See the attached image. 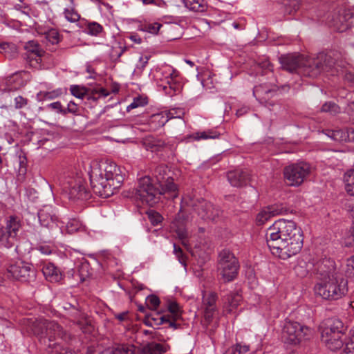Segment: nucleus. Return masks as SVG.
Segmentation results:
<instances>
[{
  "mask_svg": "<svg viewBox=\"0 0 354 354\" xmlns=\"http://www.w3.org/2000/svg\"><path fill=\"white\" fill-rule=\"evenodd\" d=\"M266 237L271 252L281 259L296 255L303 247V232L291 220L275 221L268 229Z\"/></svg>",
  "mask_w": 354,
  "mask_h": 354,
  "instance_id": "f257e3e1",
  "label": "nucleus"
},
{
  "mask_svg": "<svg viewBox=\"0 0 354 354\" xmlns=\"http://www.w3.org/2000/svg\"><path fill=\"white\" fill-rule=\"evenodd\" d=\"M93 192L102 198L113 196L122 186L124 175L115 162H91L88 171Z\"/></svg>",
  "mask_w": 354,
  "mask_h": 354,
  "instance_id": "f03ea898",
  "label": "nucleus"
},
{
  "mask_svg": "<svg viewBox=\"0 0 354 354\" xmlns=\"http://www.w3.org/2000/svg\"><path fill=\"white\" fill-rule=\"evenodd\" d=\"M347 280L341 274L319 281L315 286L314 290L316 295L324 299L337 300L347 293Z\"/></svg>",
  "mask_w": 354,
  "mask_h": 354,
  "instance_id": "7ed1b4c3",
  "label": "nucleus"
},
{
  "mask_svg": "<svg viewBox=\"0 0 354 354\" xmlns=\"http://www.w3.org/2000/svg\"><path fill=\"white\" fill-rule=\"evenodd\" d=\"M335 65L331 55L319 53L314 57H304L300 68V74L309 77H316L322 73L330 71Z\"/></svg>",
  "mask_w": 354,
  "mask_h": 354,
  "instance_id": "20e7f679",
  "label": "nucleus"
},
{
  "mask_svg": "<svg viewBox=\"0 0 354 354\" xmlns=\"http://www.w3.org/2000/svg\"><path fill=\"white\" fill-rule=\"evenodd\" d=\"M346 327L338 318H330L326 322V326L322 332V341L331 351L340 348L344 344V336Z\"/></svg>",
  "mask_w": 354,
  "mask_h": 354,
  "instance_id": "39448f33",
  "label": "nucleus"
},
{
  "mask_svg": "<svg viewBox=\"0 0 354 354\" xmlns=\"http://www.w3.org/2000/svg\"><path fill=\"white\" fill-rule=\"evenodd\" d=\"M239 267L238 259L230 250L223 249L218 253V271L225 282L236 278Z\"/></svg>",
  "mask_w": 354,
  "mask_h": 354,
  "instance_id": "423d86ee",
  "label": "nucleus"
},
{
  "mask_svg": "<svg viewBox=\"0 0 354 354\" xmlns=\"http://www.w3.org/2000/svg\"><path fill=\"white\" fill-rule=\"evenodd\" d=\"M160 193L159 188L154 185L152 179L149 176H145L139 179L134 197L142 203L153 206L158 203Z\"/></svg>",
  "mask_w": 354,
  "mask_h": 354,
  "instance_id": "0eeeda50",
  "label": "nucleus"
},
{
  "mask_svg": "<svg viewBox=\"0 0 354 354\" xmlns=\"http://www.w3.org/2000/svg\"><path fill=\"white\" fill-rule=\"evenodd\" d=\"M21 226V221L17 216H7L5 218V225L0 226V248H12L17 241Z\"/></svg>",
  "mask_w": 354,
  "mask_h": 354,
  "instance_id": "6e6552de",
  "label": "nucleus"
},
{
  "mask_svg": "<svg viewBox=\"0 0 354 354\" xmlns=\"http://www.w3.org/2000/svg\"><path fill=\"white\" fill-rule=\"evenodd\" d=\"M311 172L310 165L306 162L292 163L283 169V177L288 186H300Z\"/></svg>",
  "mask_w": 354,
  "mask_h": 354,
  "instance_id": "1a4fd4ad",
  "label": "nucleus"
},
{
  "mask_svg": "<svg viewBox=\"0 0 354 354\" xmlns=\"http://www.w3.org/2000/svg\"><path fill=\"white\" fill-rule=\"evenodd\" d=\"M311 329L297 322L286 321L282 335L285 342L291 344H297L303 339H308Z\"/></svg>",
  "mask_w": 354,
  "mask_h": 354,
  "instance_id": "9d476101",
  "label": "nucleus"
},
{
  "mask_svg": "<svg viewBox=\"0 0 354 354\" xmlns=\"http://www.w3.org/2000/svg\"><path fill=\"white\" fill-rule=\"evenodd\" d=\"M189 205L205 221H216L223 214L222 210L218 206L202 198L191 199Z\"/></svg>",
  "mask_w": 354,
  "mask_h": 354,
  "instance_id": "9b49d317",
  "label": "nucleus"
},
{
  "mask_svg": "<svg viewBox=\"0 0 354 354\" xmlns=\"http://www.w3.org/2000/svg\"><path fill=\"white\" fill-rule=\"evenodd\" d=\"M59 185L63 192L68 195V197H75L77 192L73 189V187L78 186L81 187L85 185V179L82 172L69 171L65 173L60 178Z\"/></svg>",
  "mask_w": 354,
  "mask_h": 354,
  "instance_id": "f8f14e48",
  "label": "nucleus"
},
{
  "mask_svg": "<svg viewBox=\"0 0 354 354\" xmlns=\"http://www.w3.org/2000/svg\"><path fill=\"white\" fill-rule=\"evenodd\" d=\"M8 277L21 282H31L36 279V272L32 265L25 262L10 265L8 268Z\"/></svg>",
  "mask_w": 354,
  "mask_h": 354,
  "instance_id": "ddd939ff",
  "label": "nucleus"
},
{
  "mask_svg": "<svg viewBox=\"0 0 354 354\" xmlns=\"http://www.w3.org/2000/svg\"><path fill=\"white\" fill-rule=\"evenodd\" d=\"M165 84L160 85L167 95L172 96L180 91L183 88V77L176 69L169 67L164 71Z\"/></svg>",
  "mask_w": 354,
  "mask_h": 354,
  "instance_id": "4468645a",
  "label": "nucleus"
},
{
  "mask_svg": "<svg viewBox=\"0 0 354 354\" xmlns=\"http://www.w3.org/2000/svg\"><path fill=\"white\" fill-rule=\"evenodd\" d=\"M48 320L43 318H24L21 325L28 333H32L40 340L45 341L46 328Z\"/></svg>",
  "mask_w": 354,
  "mask_h": 354,
  "instance_id": "2eb2a0df",
  "label": "nucleus"
},
{
  "mask_svg": "<svg viewBox=\"0 0 354 354\" xmlns=\"http://www.w3.org/2000/svg\"><path fill=\"white\" fill-rule=\"evenodd\" d=\"M313 267H314V271L316 272L319 281L341 274L337 270L335 261L331 259H323L315 265L313 264Z\"/></svg>",
  "mask_w": 354,
  "mask_h": 354,
  "instance_id": "dca6fc26",
  "label": "nucleus"
},
{
  "mask_svg": "<svg viewBox=\"0 0 354 354\" xmlns=\"http://www.w3.org/2000/svg\"><path fill=\"white\" fill-rule=\"evenodd\" d=\"M46 338L49 342L48 346L50 347L57 344V343H54L53 344H50L56 340L57 338L67 341L70 339V335L56 322L48 320L46 328L45 339Z\"/></svg>",
  "mask_w": 354,
  "mask_h": 354,
  "instance_id": "f3484780",
  "label": "nucleus"
},
{
  "mask_svg": "<svg viewBox=\"0 0 354 354\" xmlns=\"http://www.w3.org/2000/svg\"><path fill=\"white\" fill-rule=\"evenodd\" d=\"M288 209L281 204H274L263 208L256 217L257 225H263L271 217L286 214Z\"/></svg>",
  "mask_w": 354,
  "mask_h": 354,
  "instance_id": "a211bd4d",
  "label": "nucleus"
},
{
  "mask_svg": "<svg viewBox=\"0 0 354 354\" xmlns=\"http://www.w3.org/2000/svg\"><path fill=\"white\" fill-rule=\"evenodd\" d=\"M304 57L297 54L283 55L279 57L281 67L290 73L297 72L300 74V68Z\"/></svg>",
  "mask_w": 354,
  "mask_h": 354,
  "instance_id": "6ab92c4d",
  "label": "nucleus"
},
{
  "mask_svg": "<svg viewBox=\"0 0 354 354\" xmlns=\"http://www.w3.org/2000/svg\"><path fill=\"white\" fill-rule=\"evenodd\" d=\"M227 178L232 186L241 187L248 185L250 179V174L246 169H236L228 171Z\"/></svg>",
  "mask_w": 354,
  "mask_h": 354,
  "instance_id": "aec40b11",
  "label": "nucleus"
},
{
  "mask_svg": "<svg viewBox=\"0 0 354 354\" xmlns=\"http://www.w3.org/2000/svg\"><path fill=\"white\" fill-rule=\"evenodd\" d=\"M38 218L41 226L51 230H59L62 232V227L58 226L57 218L52 214L51 210L48 208L39 211Z\"/></svg>",
  "mask_w": 354,
  "mask_h": 354,
  "instance_id": "412c9836",
  "label": "nucleus"
},
{
  "mask_svg": "<svg viewBox=\"0 0 354 354\" xmlns=\"http://www.w3.org/2000/svg\"><path fill=\"white\" fill-rule=\"evenodd\" d=\"M41 271L46 279L52 283L59 282L63 278L60 270L50 262H44Z\"/></svg>",
  "mask_w": 354,
  "mask_h": 354,
  "instance_id": "4be33fe9",
  "label": "nucleus"
},
{
  "mask_svg": "<svg viewBox=\"0 0 354 354\" xmlns=\"http://www.w3.org/2000/svg\"><path fill=\"white\" fill-rule=\"evenodd\" d=\"M160 195H167L168 198L174 199L178 196L177 185L174 183L172 178L159 184Z\"/></svg>",
  "mask_w": 354,
  "mask_h": 354,
  "instance_id": "5701e85b",
  "label": "nucleus"
},
{
  "mask_svg": "<svg viewBox=\"0 0 354 354\" xmlns=\"http://www.w3.org/2000/svg\"><path fill=\"white\" fill-rule=\"evenodd\" d=\"M173 118H178L183 123L180 116L174 117L171 112L153 114L151 117L150 122L151 124L154 125L155 128H159L163 127L167 122Z\"/></svg>",
  "mask_w": 354,
  "mask_h": 354,
  "instance_id": "b1692460",
  "label": "nucleus"
},
{
  "mask_svg": "<svg viewBox=\"0 0 354 354\" xmlns=\"http://www.w3.org/2000/svg\"><path fill=\"white\" fill-rule=\"evenodd\" d=\"M169 350V346L167 344L151 342L142 348L144 354H164Z\"/></svg>",
  "mask_w": 354,
  "mask_h": 354,
  "instance_id": "393cba45",
  "label": "nucleus"
},
{
  "mask_svg": "<svg viewBox=\"0 0 354 354\" xmlns=\"http://www.w3.org/2000/svg\"><path fill=\"white\" fill-rule=\"evenodd\" d=\"M352 17V14L350 12H348L345 13V11H344V13L339 14L338 16L332 17V21H333V26L339 32H343L345 30H346L349 24H348L347 20L351 19Z\"/></svg>",
  "mask_w": 354,
  "mask_h": 354,
  "instance_id": "a878e982",
  "label": "nucleus"
},
{
  "mask_svg": "<svg viewBox=\"0 0 354 354\" xmlns=\"http://www.w3.org/2000/svg\"><path fill=\"white\" fill-rule=\"evenodd\" d=\"M170 170L165 165H159L155 167L152 175L156 178L158 185L171 178L169 175Z\"/></svg>",
  "mask_w": 354,
  "mask_h": 354,
  "instance_id": "bb28decb",
  "label": "nucleus"
},
{
  "mask_svg": "<svg viewBox=\"0 0 354 354\" xmlns=\"http://www.w3.org/2000/svg\"><path fill=\"white\" fill-rule=\"evenodd\" d=\"M0 53L6 58L12 59L17 55V48L14 44L3 42L0 43Z\"/></svg>",
  "mask_w": 354,
  "mask_h": 354,
  "instance_id": "cd10ccee",
  "label": "nucleus"
},
{
  "mask_svg": "<svg viewBox=\"0 0 354 354\" xmlns=\"http://www.w3.org/2000/svg\"><path fill=\"white\" fill-rule=\"evenodd\" d=\"M221 136V133L218 132L215 129H207L203 131H198L193 135L191 137H193V139L195 140H199L201 139L207 140V139H218Z\"/></svg>",
  "mask_w": 354,
  "mask_h": 354,
  "instance_id": "c85d7f7f",
  "label": "nucleus"
},
{
  "mask_svg": "<svg viewBox=\"0 0 354 354\" xmlns=\"http://www.w3.org/2000/svg\"><path fill=\"white\" fill-rule=\"evenodd\" d=\"M64 18L71 23L78 22L80 19V15L75 8V5L65 8L63 10Z\"/></svg>",
  "mask_w": 354,
  "mask_h": 354,
  "instance_id": "c756f323",
  "label": "nucleus"
},
{
  "mask_svg": "<svg viewBox=\"0 0 354 354\" xmlns=\"http://www.w3.org/2000/svg\"><path fill=\"white\" fill-rule=\"evenodd\" d=\"M179 216H180L178 215V217H176V218L173 221L172 227L174 228L179 239H180L182 241V243H184V241L187 238V233L183 226V223L181 221H180V220L178 218Z\"/></svg>",
  "mask_w": 354,
  "mask_h": 354,
  "instance_id": "7c9ffc66",
  "label": "nucleus"
},
{
  "mask_svg": "<svg viewBox=\"0 0 354 354\" xmlns=\"http://www.w3.org/2000/svg\"><path fill=\"white\" fill-rule=\"evenodd\" d=\"M225 302L227 303L229 306L231 308L228 310V313H231L232 310V308H236L242 300L241 295L237 291L232 292L230 295L225 296Z\"/></svg>",
  "mask_w": 354,
  "mask_h": 354,
  "instance_id": "2f4dec72",
  "label": "nucleus"
},
{
  "mask_svg": "<svg viewBox=\"0 0 354 354\" xmlns=\"http://www.w3.org/2000/svg\"><path fill=\"white\" fill-rule=\"evenodd\" d=\"M100 354H134L133 348L127 345H119L111 348L106 349Z\"/></svg>",
  "mask_w": 354,
  "mask_h": 354,
  "instance_id": "473e14b6",
  "label": "nucleus"
},
{
  "mask_svg": "<svg viewBox=\"0 0 354 354\" xmlns=\"http://www.w3.org/2000/svg\"><path fill=\"white\" fill-rule=\"evenodd\" d=\"M344 180L346 192L354 196V169L345 174Z\"/></svg>",
  "mask_w": 354,
  "mask_h": 354,
  "instance_id": "72a5a7b5",
  "label": "nucleus"
},
{
  "mask_svg": "<svg viewBox=\"0 0 354 354\" xmlns=\"http://www.w3.org/2000/svg\"><path fill=\"white\" fill-rule=\"evenodd\" d=\"M70 91L75 97L83 99L85 96L88 95L90 89L80 85H71Z\"/></svg>",
  "mask_w": 354,
  "mask_h": 354,
  "instance_id": "f704fd0d",
  "label": "nucleus"
},
{
  "mask_svg": "<svg viewBox=\"0 0 354 354\" xmlns=\"http://www.w3.org/2000/svg\"><path fill=\"white\" fill-rule=\"evenodd\" d=\"M326 135L332 140L337 142H348L346 131L342 129L328 130Z\"/></svg>",
  "mask_w": 354,
  "mask_h": 354,
  "instance_id": "c9c22d12",
  "label": "nucleus"
},
{
  "mask_svg": "<svg viewBox=\"0 0 354 354\" xmlns=\"http://www.w3.org/2000/svg\"><path fill=\"white\" fill-rule=\"evenodd\" d=\"M203 317L204 320L202 322L203 326L205 328H207L209 325L212 322L213 318L218 311V308H203Z\"/></svg>",
  "mask_w": 354,
  "mask_h": 354,
  "instance_id": "e433bc0d",
  "label": "nucleus"
},
{
  "mask_svg": "<svg viewBox=\"0 0 354 354\" xmlns=\"http://www.w3.org/2000/svg\"><path fill=\"white\" fill-rule=\"evenodd\" d=\"M217 294L214 292H211L207 296H204L203 299V308H217Z\"/></svg>",
  "mask_w": 354,
  "mask_h": 354,
  "instance_id": "4c0bfd02",
  "label": "nucleus"
},
{
  "mask_svg": "<svg viewBox=\"0 0 354 354\" xmlns=\"http://www.w3.org/2000/svg\"><path fill=\"white\" fill-rule=\"evenodd\" d=\"M73 189H75L78 194L75 197H68L70 200H87L91 197L90 191L86 188L85 185H83L80 188L78 186L73 187Z\"/></svg>",
  "mask_w": 354,
  "mask_h": 354,
  "instance_id": "58836bf2",
  "label": "nucleus"
},
{
  "mask_svg": "<svg viewBox=\"0 0 354 354\" xmlns=\"http://www.w3.org/2000/svg\"><path fill=\"white\" fill-rule=\"evenodd\" d=\"M313 265V263L307 264L304 261H301L295 267L294 270L297 276L304 277L308 274Z\"/></svg>",
  "mask_w": 354,
  "mask_h": 354,
  "instance_id": "ea45409f",
  "label": "nucleus"
},
{
  "mask_svg": "<svg viewBox=\"0 0 354 354\" xmlns=\"http://www.w3.org/2000/svg\"><path fill=\"white\" fill-rule=\"evenodd\" d=\"M24 48L26 50L25 53H35L43 55L44 53L40 48L39 45L35 41H29L28 42H27L24 46Z\"/></svg>",
  "mask_w": 354,
  "mask_h": 354,
  "instance_id": "a19ab883",
  "label": "nucleus"
},
{
  "mask_svg": "<svg viewBox=\"0 0 354 354\" xmlns=\"http://www.w3.org/2000/svg\"><path fill=\"white\" fill-rule=\"evenodd\" d=\"M185 5L189 10L194 12H203L205 10V6L196 0H186L185 1Z\"/></svg>",
  "mask_w": 354,
  "mask_h": 354,
  "instance_id": "79ce46f5",
  "label": "nucleus"
},
{
  "mask_svg": "<svg viewBox=\"0 0 354 354\" xmlns=\"http://www.w3.org/2000/svg\"><path fill=\"white\" fill-rule=\"evenodd\" d=\"M321 111L336 114L339 112V107L334 102H327L322 105Z\"/></svg>",
  "mask_w": 354,
  "mask_h": 354,
  "instance_id": "37998d69",
  "label": "nucleus"
},
{
  "mask_svg": "<svg viewBox=\"0 0 354 354\" xmlns=\"http://www.w3.org/2000/svg\"><path fill=\"white\" fill-rule=\"evenodd\" d=\"M42 55H43L35 53H24L22 56L24 59L30 64V66H33L34 64H38L41 62Z\"/></svg>",
  "mask_w": 354,
  "mask_h": 354,
  "instance_id": "c03bdc74",
  "label": "nucleus"
},
{
  "mask_svg": "<svg viewBox=\"0 0 354 354\" xmlns=\"http://www.w3.org/2000/svg\"><path fill=\"white\" fill-rule=\"evenodd\" d=\"M148 103L147 98L140 96L135 97L133 102L127 107V111L129 112L131 110L146 105Z\"/></svg>",
  "mask_w": 354,
  "mask_h": 354,
  "instance_id": "a18cd8bd",
  "label": "nucleus"
},
{
  "mask_svg": "<svg viewBox=\"0 0 354 354\" xmlns=\"http://www.w3.org/2000/svg\"><path fill=\"white\" fill-rule=\"evenodd\" d=\"M61 95V91L55 90L52 91H41L37 94V97L41 100H53Z\"/></svg>",
  "mask_w": 354,
  "mask_h": 354,
  "instance_id": "49530a36",
  "label": "nucleus"
},
{
  "mask_svg": "<svg viewBox=\"0 0 354 354\" xmlns=\"http://www.w3.org/2000/svg\"><path fill=\"white\" fill-rule=\"evenodd\" d=\"M102 26L97 22L88 23L86 27L87 32L89 35L97 36L102 31Z\"/></svg>",
  "mask_w": 354,
  "mask_h": 354,
  "instance_id": "de8ad7c7",
  "label": "nucleus"
},
{
  "mask_svg": "<svg viewBox=\"0 0 354 354\" xmlns=\"http://www.w3.org/2000/svg\"><path fill=\"white\" fill-rule=\"evenodd\" d=\"M81 226L80 222L75 218L70 219L66 225V230L68 233L73 234L75 232H77Z\"/></svg>",
  "mask_w": 354,
  "mask_h": 354,
  "instance_id": "09e8293b",
  "label": "nucleus"
},
{
  "mask_svg": "<svg viewBox=\"0 0 354 354\" xmlns=\"http://www.w3.org/2000/svg\"><path fill=\"white\" fill-rule=\"evenodd\" d=\"M19 169L18 174L24 176L27 172V158L24 155L18 156Z\"/></svg>",
  "mask_w": 354,
  "mask_h": 354,
  "instance_id": "8fccbe9b",
  "label": "nucleus"
},
{
  "mask_svg": "<svg viewBox=\"0 0 354 354\" xmlns=\"http://www.w3.org/2000/svg\"><path fill=\"white\" fill-rule=\"evenodd\" d=\"M46 38L52 44H58L60 41V35L55 29L49 30L46 34Z\"/></svg>",
  "mask_w": 354,
  "mask_h": 354,
  "instance_id": "3c124183",
  "label": "nucleus"
},
{
  "mask_svg": "<svg viewBox=\"0 0 354 354\" xmlns=\"http://www.w3.org/2000/svg\"><path fill=\"white\" fill-rule=\"evenodd\" d=\"M147 215L149 221L154 226L160 224L163 219L162 216L154 210L149 211Z\"/></svg>",
  "mask_w": 354,
  "mask_h": 354,
  "instance_id": "603ef678",
  "label": "nucleus"
},
{
  "mask_svg": "<svg viewBox=\"0 0 354 354\" xmlns=\"http://www.w3.org/2000/svg\"><path fill=\"white\" fill-rule=\"evenodd\" d=\"M69 315H71L74 319H77V324L80 325V321L79 319L84 318V314L82 312L81 307L79 304L75 306V308L70 312H68Z\"/></svg>",
  "mask_w": 354,
  "mask_h": 354,
  "instance_id": "864d4df0",
  "label": "nucleus"
},
{
  "mask_svg": "<svg viewBox=\"0 0 354 354\" xmlns=\"http://www.w3.org/2000/svg\"><path fill=\"white\" fill-rule=\"evenodd\" d=\"M168 310L173 316V318L178 319L180 317V310L178 304L176 301H170L168 304Z\"/></svg>",
  "mask_w": 354,
  "mask_h": 354,
  "instance_id": "5fc2aeb1",
  "label": "nucleus"
},
{
  "mask_svg": "<svg viewBox=\"0 0 354 354\" xmlns=\"http://www.w3.org/2000/svg\"><path fill=\"white\" fill-rule=\"evenodd\" d=\"M277 90L275 88H264V86L263 85H259V86H254V90H253V94L255 96H261L263 94L268 95L269 93L275 92Z\"/></svg>",
  "mask_w": 354,
  "mask_h": 354,
  "instance_id": "6e6d98bb",
  "label": "nucleus"
},
{
  "mask_svg": "<svg viewBox=\"0 0 354 354\" xmlns=\"http://www.w3.org/2000/svg\"><path fill=\"white\" fill-rule=\"evenodd\" d=\"M149 147L152 151H160L166 146L165 141L160 139H153L149 142Z\"/></svg>",
  "mask_w": 354,
  "mask_h": 354,
  "instance_id": "4d7b16f0",
  "label": "nucleus"
},
{
  "mask_svg": "<svg viewBox=\"0 0 354 354\" xmlns=\"http://www.w3.org/2000/svg\"><path fill=\"white\" fill-rule=\"evenodd\" d=\"M344 271L347 277H352L354 275V256L346 260Z\"/></svg>",
  "mask_w": 354,
  "mask_h": 354,
  "instance_id": "13d9d810",
  "label": "nucleus"
},
{
  "mask_svg": "<svg viewBox=\"0 0 354 354\" xmlns=\"http://www.w3.org/2000/svg\"><path fill=\"white\" fill-rule=\"evenodd\" d=\"M162 25L159 23H153L145 25L141 30L152 34H157Z\"/></svg>",
  "mask_w": 354,
  "mask_h": 354,
  "instance_id": "bf43d9fd",
  "label": "nucleus"
},
{
  "mask_svg": "<svg viewBox=\"0 0 354 354\" xmlns=\"http://www.w3.org/2000/svg\"><path fill=\"white\" fill-rule=\"evenodd\" d=\"M48 109L55 111L56 113H59L62 115H65V110L62 106L60 102L57 101L53 103H50L46 106Z\"/></svg>",
  "mask_w": 354,
  "mask_h": 354,
  "instance_id": "052dcab7",
  "label": "nucleus"
},
{
  "mask_svg": "<svg viewBox=\"0 0 354 354\" xmlns=\"http://www.w3.org/2000/svg\"><path fill=\"white\" fill-rule=\"evenodd\" d=\"M158 319H160V322H158V324H162L163 323H169V326L174 329L178 328L180 326V324H177L175 322L176 319H175L174 318H173L174 320H171L168 316L160 315Z\"/></svg>",
  "mask_w": 354,
  "mask_h": 354,
  "instance_id": "680f3d73",
  "label": "nucleus"
},
{
  "mask_svg": "<svg viewBox=\"0 0 354 354\" xmlns=\"http://www.w3.org/2000/svg\"><path fill=\"white\" fill-rule=\"evenodd\" d=\"M147 303L151 308L156 309L160 304V299L157 296L151 295L147 297Z\"/></svg>",
  "mask_w": 354,
  "mask_h": 354,
  "instance_id": "e2e57ef3",
  "label": "nucleus"
},
{
  "mask_svg": "<svg viewBox=\"0 0 354 354\" xmlns=\"http://www.w3.org/2000/svg\"><path fill=\"white\" fill-rule=\"evenodd\" d=\"M65 115L68 113H73L75 115H78L79 113V107L77 104H75L73 101H70L68 104L67 108L65 109Z\"/></svg>",
  "mask_w": 354,
  "mask_h": 354,
  "instance_id": "0e129e2a",
  "label": "nucleus"
},
{
  "mask_svg": "<svg viewBox=\"0 0 354 354\" xmlns=\"http://www.w3.org/2000/svg\"><path fill=\"white\" fill-rule=\"evenodd\" d=\"M28 104V100L21 95H19L15 98V107L17 109H21L26 106Z\"/></svg>",
  "mask_w": 354,
  "mask_h": 354,
  "instance_id": "69168bd1",
  "label": "nucleus"
},
{
  "mask_svg": "<svg viewBox=\"0 0 354 354\" xmlns=\"http://www.w3.org/2000/svg\"><path fill=\"white\" fill-rule=\"evenodd\" d=\"M354 243V227H351L350 230V235L345 239L343 244L346 247H351Z\"/></svg>",
  "mask_w": 354,
  "mask_h": 354,
  "instance_id": "338daca9",
  "label": "nucleus"
},
{
  "mask_svg": "<svg viewBox=\"0 0 354 354\" xmlns=\"http://www.w3.org/2000/svg\"><path fill=\"white\" fill-rule=\"evenodd\" d=\"M88 263H82L79 268V272L80 279L83 281L84 278L88 276Z\"/></svg>",
  "mask_w": 354,
  "mask_h": 354,
  "instance_id": "774afa93",
  "label": "nucleus"
}]
</instances>
